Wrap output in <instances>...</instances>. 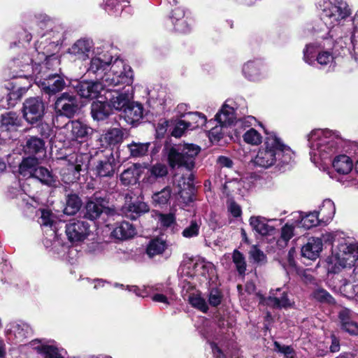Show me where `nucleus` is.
<instances>
[{
  "label": "nucleus",
  "instance_id": "obj_15",
  "mask_svg": "<svg viewBox=\"0 0 358 358\" xmlns=\"http://www.w3.org/2000/svg\"><path fill=\"white\" fill-rule=\"evenodd\" d=\"M322 250V241L320 238H310L306 245L301 248L303 257L310 259H316Z\"/></svg>",
  "mask_w": 358,
  "mask_h": 358
},
{
  "label": "nucleus",
  "instance_id": "obj_58",
  "mask_svg": "<svg viewBox=\"0 0 358 358\" xmlns=\"http://www.w3.org/2000/svg\"><path fill=\"white\" fill-rule=\"evenodd\" d=\"M222 300V294L218 289H212L208 295V303L212 306H217Z\"/></svg>",
  "mask_w": 358,
  "mask_h": 358
},
{
  "label": "nucleus",
  "instance_id": "obj_11",
  "mask_svg": "<svg viewBox=\"0 0 358 358\" xmlns=\"http://www.w3.org/2000/svg\"><path fill=\"white\" fill-rule=\"evenodd\" d=\"M65 128L70 132L72 140H87L93 133V129L79 120L69 121Z\"/></svg>",
  "mask_w": 358,
  "mask_h": 358
},
{
  "label": "nucleus",
  "instance_id": "obj_44",
  "mask_svg": "<svg viewBox=\"0 0 358 358\" xmlns=\"http://www.w3.org/2000/svg\"><path fill=\"white\" fill-rule=\"evenodd\" d=\"M185 120L190 124V130L202 127L206 123V117L199 113H189Z\"/></svg>",
  "mask_w": 358,
  "mask_h": 358
},
{
  "label": "nucleus",
  "instance_id": "obj_16",
  "mask_svg": "<svg viewBox=\"0 0 358 358\" xmlns=\"http://www.w3.org/2000/svg\"><path fill=\"white\" fill-rule=\"evenodd\" d=\"M112 57L106 54L97 53L96 56L92 58L88 71L93 73H102L106 70V69L111 64Z\"/></svg>",
  "mask_w": 358,
  "mask_h": 358
},
{
  "label": "nucleus",
  "instance_id": "obj_33",
  "mask_svg": "<svg viewBox=\"0 0 358 358\" xmlns=\"http://www.w3.org/2000/svg\"><path fill=\"white\" fill-rule=\"evenodd\" d=\"M184 15L183 10L180 8H176L172 11L173 23L176 29L180 32H187L189 30L186 21L182 20Z\"/></svg>",
  "mask_w": 358,
  "mask_h": 358
},
{
  "label": "nucleus",
  "instance_id": "obj_46",
  "mask_svg": "<svg viewBox=\"0 0 358 358\" xmlns=\"http://www.w3.org/2000/svg\"><path fill=\"white\" fill-rule=\"evenodd\" d=\"M189 303L195 308L206 313L208 310V306L206 300L201 297L199 294H192L189 296Z\"/></svg>",
  "mask_w": 358,
  "mask_h": 358
},
{
  "label": "nucleus",
  "instance_id": "obj_27",
  "mask_svg": "<svg viewBox=\"0 0 358 358\" xmlns=\"http://www.w3.org/2000/svg\"><path fill=\"white\" fill-rule=\"evenodd\" d=\"M143 106L134 102H130L123 111L124 117L131 123L139 121L143 117Z\"/></svg>",
  "mask_w": 358,
  "mask_h": 358
},
{
  "label": "nucleus",
  "instance_id": "obj_51",
  "mask_svg": "<svg viewBox=\"0 0 358 358\" xmlns=\"http://www.w3.org/2000/svg\"><path fill=\"white\" fill-rule=\"evenodd\" d=\"M334 56L331 52L329 50H320L318 52V55L316 57V61L321 66H328L333 63Z\"/></svg>",
  "mask_w": 358,
  "mask_h": 358
},
{
  "label": "nucleus",
  "instance_id": "obj_28",
  "mask_svg": "<svg viewBox=\"0 0 358 358\" xmlns=\"http://www.w3.org/2000/svg\"><path fill=\"white\" fill-rule=\"evenodd\" d=\"M332 164L334 169L341 174L349 173L353 166L352 162L350 158L345 155L336 157L334 159Z\"/></svg>",
  "mask_w": 358,
  "mask_h": 358
},
{
  "label": "nucleus",
  "instance_id": "obj_24",
  "mask_svg": "<svg viewBox=\"0 0 358 358\" xmlns=\"http://www.w3.org/2000/svg\"><path fill=\"white\" fill-rule=\"evenodd\" d=\"M38 168V161L36 157L24 158L19 166V173L24 178L34 177Z\"/></svg>",
  "mask_w": 358,
  "mask_h": 358
},
{
  "label": "nucleus",
  "instance_id": "obj_37",
  "mask_svg": "<svg viewBox=\"0 0 358 358\" xmlns=\"http://www.w3.org/2000/svg\"><path fill=\"white\" fill-rule=\"evenodd\" d=\"M81 201L76 194H69L67 196L66 206L64 212L66 215H75L80 208Z\"/></svg>",
  "mask_w": 358,
  "mask_h": 358
},
{
  "label": "nucleus",
  "instance_id": "obj_45",
  "mask_svg": "<svg viewBox=\"0 0 358 358\" xmlns=\"http://www.w3.org/2000/svg\"><path fill=\"white\" fill-rule=\"evenodd\" d=\"M321 222L318 213L315 211L310 213L302 217L301 220V226L306 229L317 226Z\"/></svg>",
  "mask_w": 358,
  "mask_h": 358
},
{
  "label": "nucleus",
  "instance_id": "obj_36",
  "mask_svg": "<svg viewBox=\"0 0 358 358\" xmlns=\"http://www.w3.org/2000/svg\"><path fill=\"white\" fill-rule=\"evenodd\" d=\"M44 150L43 141L36 137H31L27 140L24 147V152L27 154L34 155L43 152Z\"/></svg>",
  "mask_w": 358,
  "mask_h": 358
},
{
  "label": "nucleus",
  "instance_id": "obj_7",
  "mask_svg": "<svg viewBox=\"0 0 358 358\" xmlns=\"http://www.w3.org/2000/svg\"><path fill=\"white\" fill-rule=\"evenodd\" d=\"M133 82V80L131 81ZM132 83L127 85L125 83H118V85H124L122 88L113 90L110 87H107L104 93L105 99L109 101V104L111 108L122 112L125 108L129 104L133 98L132 89L130 87Z\"/></svg>",
  "mask_w": 358,
  "mask_h": 358
},
{
  "label": "nucleus",
  "instance_id": "obj_64",
  "mask_svg": "<svg viewBox=\"0 0 358 358\" xmlns=\"http://www.w3.org/2000/svg\"><path fill=\"white\" fill-rule=\"evenodd\" d=\"M228 210L235 217H238L241 215L242 211L240 206L234 201L230 200L228 201Z\"/></svg>",
  "mask_w": 358,
  "mask_h": 358
},
{
  "label": "nucleus",
  "instance_id": "obj_5",
  "mask_svg": "<svg viewBox=\"0 0 358 358\" xmlns=\"http://www.w3.org/2000/svg\"><path fill=\"white\" fill-rule=\"evenodd\" d=\"M358 259V244H341L338 250L327 258L329 271L338 273L341 268L353 266Z\"/></svg>",
  "mask_w": 358,
  "mask_h": 358
},
{
  "label": "nucleus",
  "instance_id": "obj_2",
  "mask_svg": "<svg viewBox=\"0 0 358 358\" xmlns=\"http://www.w3.org/2000/svg\"><path fill=\"white\" fill-rule=\"evenodd\" d=\"M294 152L289 147L282 143L275 134H271L266 138L264 147L261 148L253 162L255 166L268 169L278 162L279 165L290 163Z\"/></svg>",
  "mask_w": 358,
  "mask_h": 358
},
{
  "label": "nucleus",
  "instance_id": "obj_57",
  "mask_svg": "<svg viewBox=\"0 0 358 358\" xmlns=\"http://www.w3.org/2000/svg\"><path fill=\"white\" fill-rule=\"evenodd\" d=\"M189 124L185 120L179 121L173 129L171 135L176 138L180 137L185 130L190 129Z\"/></svg>",
  "mask_w": 358,
  "mask_h": 358
},
{
  "label": "nucleus",
  "instance_id": "obj_49",
  "mask_svg": "<svg viewBox=\"0 0 358 358\" xmlns=\"http://www.w3.org/2000/svg\"><path fill=\"white\" fill-rule=\"evenodd\" d=\"M20 98L19 94L16 92H8L6 96L0 99V107L2 108H9L13 107L17 100Z\"/></svg>",
  "mask_w": 358,
  "mask_h": 358
},
{
  "label": "nucleus",
  "instance_id": "obj_22",
  "mask_svg": "<svg viewBox=\"0 0 358 358\" xmlns=\"http://www.w3.org/2000/svg\"><path fill=\"white\" fill-rule=\"evenodd\" d=\"M351 310L348 308L339 312V319L342 329L351 335L358 334V324L351 319Z\"/></svg>",
  "mask_w": 358,
  "mask_h": 358
},
{
  "label": "nucleus",
  "instance_id": "obj_14",
  "mask_svg": "<svg viewBox=\"0 0 358 358\" xmlns=\"http://www.w3.org/2000/svg\"><path fill=\"white\" fill-rule=\"evenodd\" d=\"M167 174V166L164 164L156 163L147 168L143 182L152 185L163 179Z\"/></svg>",
  "mask_w": 358,
  "mask_h": 358
},
{
  "label": "nucleus",
  "instance_id": "obj_19",
  "mask_svg": "<svg viewBox=\"0 0 358 358\" xmlns=\"http://www.w3.org/2000/svg\"><path fill=\"white\" fill-rule=\"evenodd\" d=\"M141 165L134 164L122 171L120 176V180L122 185H135L140 177L141 170Z\"/></svg>",
  "mask_w": 358,
  "mask_h": 358
},
{
  "label": "nucleus",
  "instance_id": "obj_8",
  "mask_svg": "<svg viewBox=\"0 0 358 358\" xmlns=\"http://www.w3.org/2000/svg\"><path fill=\"white\" fill-rule=\"evenodd\" d=\"M54 108L57 115L72 118L79 110V102L75 95L64 92L57 98Z\"/></svg>",
  "mask_w": 358,
  "mask_h": 358
},
{
  "label": "nucleus",
  "instance_id": "obj_52",
  "mask_svg": "<svg viewBox=\"0 0 358 358\" xmlns=\"http://www.w3.org/2000/svg\"><path fill=\"white\" fill-rule=\"evenodd\" d=\"M233 262L239 274H243L246 270V263L243 255L238 250L233 252Z\"/></svg>",
  "mask_w": 358,
  "mask_h": 358
},
{
  "label": "nucleus",
  "instance_id": "obj_10",
  "mask_svg": "<svg viewBox=\"0 0 358 358\" xmlns=\"http://www.w3.org/2000/svg\"><path fill=\"white\" fill-rule=\"evenodd\" d=\"M44 111V103L38 97L29 98L23 104V116L29 123L34 124L41 120Z\"/></svg>",
  "mask_w": 358,
  "mask_h": 358
},
{
  "label": "nucleus",
  "instance_id": "obj_30",
  "mask_svg": "<svg viewBox=\"0 0 358 358\" xmlns=\"http://www.w3.org/2000/svg\"><path fill=\"white\" fill-rule=\"evenodd\" d=\"M34 178L38 179L42 183L50 186L56 187L58 184L57 178L47 169L38 166L36 169Z\"/></svg>",
  "mask_w": 358,
  "mask_h": 358
},
{
  "label": "nucleus",
  "instance_id": "obj_48",
  "mask_svg": "<svg viewBox=\"0 0 358 358\" xmlns=\"http://www.w3.org/2000/svg\"><path fill=\"white\" fill-rule=\"evenodd\" d=\"M243 140L245 143L257 145L262 143L261 134L255 129H250L243 134Z\"/></svg>",
  "mask_w": 358,
  "mask_h": 358
},
{
  "label": "nucleus",
  "instance_id": "obj_17",
  "mask_svg": "<svg viewBox=\"0 0 358 358\" xmlns=\"http://www.w3.org/2000/svg\"><path fill=\"white\" fill-rule=\"evenodd\" d=\"M268 220L261 216H252L250 218V225L252 230L262 236L272 235L275 227L268 224Z\"/></svg>",
  "mask_w": 358,
  "mask_h": 358
},
{
  "label": "nucleus",
  "instance_id": "obj_40",
  "mask_svg": "<svg viewBox=\"0 0 358 358\" xmlns=\"http://www.w3.org/2000/svg\"><path fill=\"white\" fill-rule=\"evenodd\" d=\"M34 349L44 358H64L59 350L53 345H38Z\"/></svg>",
  "mask_w": 358,
  "mask_h": 358
},
{
  "label": "nucleus",
  "instance_id": "obj_26",
  "mask_svg": "<svg viewBox=\"0 0 358 358\" xmlns=\"http://www.w3.org/2000/svg\"><path fill=\"white\" fill-rule=\"evenodd\" d=\"M236 119L234 108L225 103L220 110L215 115V120L218 124H225L226 126L232 124Z\"/></svg>",
  "mask_w": 358,
  "mask_h": 358
},
{
  "label": "nucleus",
  "instance_id": "obj_1",
  "mask_svg": "<svg viewBox=\"0 0 358 358\" xmlns=\"http://www.w3.org/2000/svg\"><path fill=\"white\" fill-rule=\"evenodd\" d=\"M133 76L131 68L122 60L116 59L110 70L101 77V82L82 81L75 86V89L80 96L94 99L101 92H106L107 87H116L118 83H131Z\"/></svg>",
  "mask_w": 358,
  "mask_h": 358
},
{
  "label": "nucleus",
  "instance_id": "obj_56",
  "mask_svg": "<svg viewBox=\"0 0 358 358\" xmlns=\"http://www.w3.org/2000/svg\"><path fill=\"white\" fill-rule=\"evenodd\" d=\"M41 213L40 224L42 226L52 227L55 222L53 214L48 210H41Z\"/></svg>",
  "mask_w": 358,
  "mask_h": 358
},
{
  "label": "nucleus",
  "instance_id": "obj_41",
  "mask_svg": "<svg viewBox=\"0 0 358 358\" xmlns=\"http://www.w3.org/2000/svg\"><path fill=\"white\" fill-rule=\"evenodd\" d=\"M245 76L250 80L255 81L260 78V69L257 63L249 62L243 68Z\"/></svg>",
  "mask_w": 358,
  "mask_h": 358
},
{
  "label": "nucleus",
  "instance_id": "obj_42",
  "mask_svg": "<svg viewBox=\"0 0 358 358\" xmlns=\"http://www.w3.org/2000/svg\"><path fill=\"white\" fill-rule=\"evenodd\" d=\"M321 49L315 44H308L303 50V60L306 63L313 65L315 64L316 57Z\"/></svg>",
  "mask_w": 358,
  "mask_h": 358
},
{
  "label": "nucleus",
  "instance_id": "obj_20",
  "mask_svg": "<svg viewBox=\"0 0 358 358\" xmlns=\"http://www.w3.org/2000/svg\"><path fill=\"white\" fill-rule=\"evenodd\" d=\"M92 43L87 40H78L69 48V54L76 57V59L85 60L89 57L91 51Z\"/></svg>",
  "mask_w": 358,
  "mask_h": 358
},
{
  "label": "nucleus",
  "instance_id": "obj_4",
  "mask_svg": "<svg viewBox=\"0 0 358 358\" xmlns=\"http://www.w3.org/2000/svg\"><path fill=\"white\" fill-rule=\"evenodd\" d=\"M200 151L201 148L193 143H184L172 148L168 155L169 165L173 168L184 166L191 170L194 167L195 159Z\"/></svg>",
  "mask_w": 358,
  "mask_h": 358
},
{
  "label": "nucleus",
  "instance_id": "obj_53",
  "mask_svg": "<svg viewBox=\"0 0 358 358\" xmlns=\"http://www.w3.org/2000/svg\"><path fill=\"white\" fill-rule=\"evenodd\" d=\"M18 118L15 113H8L2 115L1 117V127H5V129H8L9 127H13L18 124Z\"/></svg>",
  "mask_w": 358,
  "mask_h": 358
},
{
  "label": "nucleus",
  "instance_id": "obj_18",
  "mask_svg": "<svg viewBox=\"0 0 358 358\" xmlns=\"http://www.w3.org/2000/svg\"><path fill=\"white\" fill-rule=\"evenodd\" d=\"M104 203L103 199L96 196L92 198L86 204L85 217L91 220L98 218L103 211Z\"/></svg>",
  "mask_w": 358,
  "mask_h": 358
},
{
  "label": "nucleus",
  "instance_id": "obj_38",
  "mask_svg": "<svg viewBox=\"0 0 358 358\" xmlns=\"http://www.w3.org/2000/svg\"><path fill=\"white\" fill-rule=\"evenodd\" d=\"M150 145V143H143L133 141L127 147L132 157H141L148 153Z\"/></svg>",
  "mask_w": 358,
  "mask_h": 358
},
{
  "label": "nucleus",
  "instance_id": "obj_62",
  "mask_svg": "<svg viewBox=\"0 0 358 358\" xmlns=\"http://www.w3.org/2000/svg\"><path fill=\"white\" fill-rule=\"evenodd\" d=\"M250 255L256 262H264L266 256L264 253L260 250L257 245H252L250 250Z\"/></svg>",
  "mask_w": 358,
  "mask_h": 358
},
{
  "label": "nucleus",
  "instance_id": "obj_63",
  "mask_svg": "<svg viewBox=\"0 0 358 358\" xmlns=\"http://www.w3.org/2000/svg\"><path fill=\"white\" fill-rule=\"evenodd\" d=\"M294 235V227L286 224L281 230V238L287 243Z\"/></svg>",
  "mask_w": 358,
  "mask_h": 358
},
{
  "label": "nucleus",
  "instance_id": "obj_60",
  "mask_svg": "<svg viewBox=\"0 0 358 358\" xmlns=\"http://www.w3.org/2000/svg\"><path fill=\"white\" fill-rule=\"evenodd\" d=\"M354 30L351 34L349 40L352 45L354 50H358V11L353 19Z\"/></svg>",
  "mask_w": 358,
  "mask_h": 358
},
{
  "label": "nucleus",
  "instance_id": "obj_3",
  "mask_svg": "<svg viewBox=\"0 0 358 358\" xmlns=\"http://www.w3.org/2000/svg\"><path fill=\"white\" fill-rule=\"evenodd\" d=\"M311 161L317 163L318 159L324 160L338 150L341 139L329 129H314L307 136Z\"/></svg>",
  "mask_w": 358,
  "mask_h": 358
},
{
  "label": "nucleus",
  "instance_id": "obj_21",
  "mask_svg": "<svg viewBox=\"0 0 358 358\" xmlns=\"http://www.w3.org/2000/svg\"><path fill=\"white\" fill-rule=\"evenodd\" d=\"M112 110V108L109 103L97 101H94L91 106V113L94 120H103L107 118Z\"/></svg>",
  "mask_w": 358,
  "mask_h": 358
},
{
  "label": "nucleus",
  "instance_id": "obj_25",
  "mask_svg": "<svg viewBox=\"0 0 358 358\" xmlns=\"http://www.w3.org/2000/svg\"><path fill=\"white\" fill-rule=\"evenodd\" d=\"M8 332L10 336H14L16 342H20L31 334V329L26 323L15 322L10 324Z\"/></svg>",
  "mask_w": 358,
  "mask_h": 358
},
{
  "label": "nucleus",
  "instance_id": "obj_29",
  "mask_svg": "<svg viewBox=\"0 0 358 358\" xmlns=\"http://www.w3.org/2000/svg\"><path fill=\"white\" fill-rule=\"evenodd\" d=\"M319 215L321 222H327L330 221L336 212V208L334 202L330 199H325L319 211H315Z\"/></svg>",
  "mask_w": 358,
  "mask_h": 358
},
{
  "label": "nucleus",
  "instance_id": "obj_54",
  "mask_svg": "<svg viewBox=\"0 0 358 358\" xmlns=\"http://www.w3.org/2000/svg\"><path fill=\"white\" fill-rule=\"evenodd\" d=\"M196 268L198 271L201 272V274L206 276L207 274L213 275L215 271L214 265L209 262L201 261L196 264Z\"/></svg>",
  "mask_w": 358,
  "mask_h": 358
},
{
  "label": "nucleus",
  "instance_id": "obj_13",
  "mask_svg": "<svg viewBox=\"0 0 358 358\" xmlns=\"http://www.w3.org/2000/svg\"><path fill=\"white\" fill-rule=\"evenodd\" d=\"M150 210L148 205L141 201H126L122 207V213L131 220H136L141 215L148 213Z\"/></svg>",
  "mask_w": 358,
  "mask_h": 358
},
{
  "label": "nucleus",
  "instance_id": "obj_35",
  "mask_svg": "<svg viewBox=\"0 0 358 358\" xmlns=\"http://www.w3.org/2000/svg\"><path fill=\"white\" fill-rule=\"evenodd\" d=\"M123 139V132L119 128H113L108 130L101 136V141L108 144H117L120 143Z\"/></svg>",
  "mask_w": 358,
  "mask_h": 358
},
{
  "label": "nucleus",
  "instance_id": "obj_6",
  "mask_svg": "<svg viewBox=\"0 0 358 358\" xmlns=\"http://www.w3.org/2000/svg\"><path fill=\"white\" fill-rule=\"evenodd\" d=\"M350 13L348 5L345 1L327 2L322 10V19L327 25L335 27L349 17Z\"/></svg>",
  "mask_w": 358,
  "mask_h": 358
},
{
  "label": "nucleus",
  "instance_id": "obj_12",
  "mask_svg": "<svg viewBox=\"0 0 358 358\" xmlns=\"http://www.w3.org/2000/svg\"><path fill=\"white\" fill-rule=\"evenodd\" d=\"M38 83L41 90L48 94H54L62 91L66 85L63 78L57 74L49 75Z\"/></svg>",
  "mask_w": 358,
  "mask_h": 358
},
{
  "label": "nucleus",
  "instance_id": "obj_23",
  "mask_svg": "<svg viewBox=\"0 0 358 358\" xmlns=\"http://www.w3.org/2000/svg\"><path fill=\"white\" fill-rule=\"evenodd\" d=\"M111 234L117 239L126 240L132 238L136 234V229L129 222H122L117 224Z\"/></svg>",
  "mask_w": 358,
  "mask_h": 358
},
{
  "label": "nucleus",
  "instance_id": "obj_47",
  "mask_svg": "<svg viewBox=\"0 0 358 358\" xmlns=\"http://www.w3.org/2000/svg\"><path fill=\"white\" fill-rule=\"evenodd\" d=\"M201 222L197 220H192L189 226L182 231L183 237L187 238L196 237L199 234Z\"/></svg>",
  "mask_w": 358,
  "mask_h": 358
},
{
  "label": "nucleus",
  "instance_id": "obj_50",
  "mask_svg": "<svg viewBox=\"0 0 358 358\" xmlns=\"http://www.w3.org/2000/svg\"><path fill=\"white\" fill-rule=\"evenodd\" d=\"M267 303L278 308H287L292 306V303L287 298V294L285 293L280 298L269 296Z\"/></svg>",
  "mask_w": 358,
  "mask_h": 358
},
{
  "label": "nucleus",
  "instance_id": "obj_9",
  "mask_svg": "<svg viewBox=\"0 0 358 358\" xmlns=\"http://www.w3.org/2000/svg\"><path fill=\"white\" fill-rule=\"evenodd\" d=\"M90 225L83 220L73 219L66 224V234L71 243H78L85 240L90 234Z\"/></svg>",
  "mask_w": 358,
  "mask_h": 358
},
{
  "label": "nucleus",
  "instance_id": "obj_59",
  "mask_svg": "<svg viewBox=\"0 0 358 358\" xmlns=\"http://www.w3.org/2000/svg\"><path fill=\"white\" fill-rule=\"evenodd\" d=\"M158 220L161 226L164 227H169L176 222V217L173 213L163 214L159 213L158 215Z\"/></svg>",
  "mask_w": 358,
  "mask_h": 358
},
{
  "label": "nucleus",
  "instance_id": "obj_39",
  "mask_svg": "<svg viewBox=\"0 0 358 358\" xmlns=\"http://www.w3.org/2000/svg\"><path fill=\"white\" fill-rule=\"evenodd\" d=\"M171 189L166 187L159 192L155 193L152 196V203L155 206H162L168 203L171 199Z\"/></svg>",
  "mask_w": 358,
  "mask_h": 358
},
{
  "label": "nucleus",
  "instance_id": "obj_32",
  "mask_svg": "<svg viewBox=\"0 0 358 358\" xmlns=\"http://www.w3.org/2000/svg\"><path fill=\"white\" fill-rule=\"evenodd\" d=\"M96 174L99 177H111L115 173V167L110 159L100 160L95 167Z\"/></svg>",
  "mask_w": 358,
  "mask_h": 358
},
{
  "label": "nucleus",
  "instance_id": "obj_43",
  "mask_svg": "<svg viewBox=\"0 0 358 358\" xmlns=\"http://www.w3.org/2000/svg\"><path fill=\"white\" fill-rule=\"evenodd\" d=\"M166 248L165 241L160 239H155L150 241L147 248V254L150 257L162 254Z\"/></svg>",
  "mask_w": 358,
  "mask_h": 358
},
{
  "label": "nucleus",
  "instance_id": "obj_34",
  "mask_svg": "<svg viewBox=\"0 0 358 358\" xmlns=\"http://www.w3.org/2000/svg\"><path fill=\"white\" fill-rule=\"evenodd\" d=\"M80 165H71L70 167L63 169L61 171L62 180L65 183H71L79 178Z\"/></svg>",
  "mask_w": 358,
  "mask_h": 358
},
{
  "label": "nucleus",
  "instance_id": "obj_61",
  "mask_svg": "<svg viewBox=\"0 0 358 358\" xmlns=\"http://www.w3.org/2000/svg\"><path fill=\"white\" fill-rule=\"evenodd\" d=\"M227 127L225 124H219V125H216L209 131V138L213 141H219L223 136V128Z\"/></svg>",
  "mask_w": 358,
  "mask_h": 358
},
{
  "label": "nucleus",
  "instance_id": "obj_31",
  "mask_svg": "<svg viewBox=\"0 0 358 358\" xmlns=\"http://www.w3.org/2000/svg\"><path fill=\"white\" fill-rule=\"evenodd\" d=\"M192 176L191 175L189 178V181L185 183L183 182V187H181L180 184H178L180 188L178 194L182 199L183 202L188 203L194 200V187L192 182Z\"/></svg>",
  "mask_w": 358,
  "mask_h": 358
},
{
  "label": "nucleus",
  "instance_id": "obj_55",
  "mask_svg": "<svg viewBox=\"0 0 358 358\" xmlns=\"http://www.w3.org/2000/svg\"><path fill=\"white\" fill-rule=\"evenodd\" d=\"M313 297L319 301L325 302L328 303H334V299L329 294L328 292H327L324 289H317L313 293Z\"/></svg>",
  "mask_w": 358,
  "mask_h": 358
}]
</instances>
